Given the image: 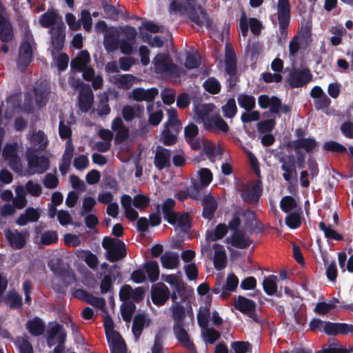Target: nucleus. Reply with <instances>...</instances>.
I'll return each instance as SVG.
<instances>
[{
    "mask_svg": "<svg viewBox=\"0 0 353 353\" xmlns=\"http://www.w3.org/2000/svg\"><path fill=\"white\" fill-rule=\"evenodd\" d=\"M102 246L106 250V259L112 263L117 262L127 255L125 245L121 240L105 236L102 241Z\"/></svg>",
    "mask_w": 353,
    "mask_h": 353,
    "instance_id": "1",
    "label": "nucleus"
},
{
    "mask_svg": "<svg viewBox=\"0 0 353 353\" xmlns=\"http://www.w3.org/2000/svg\"><path fill=\"white\" fill-rule=\"evenodd\" d=\"M154 65L157 73L166 74L174 77L180 76V68L173 63L172 59L168 54H157L154 59Z\"/></svg>",
    "mask_w": 353,
    "mask_h": 353,
    "instance_id": "2",
    "label": "nucleus"
},
{
    "mask_svg": "<svg viewBox=\"0 0 353 353\" xmlns=\"http://www.w3.org/2000/svg\"><path fill=\"white\" fill-rule=\"evenodd\" d=\"M313 76L308 68H293L288 73L287 82L292 88H301L312 81Z\"/></svg>",
    "mask_w": 353,
    "mask_h": 353,
    "instance_id": "3",
    "label": "nucleus"
},
{
    "mask_svg": "<svg viewBox=\"0 0 353 353\" xmlns=\"http://www.w3.org/2000/svg\"><path fill=\"white\" fill-rule=\"evenodd\" d=\"M26 159L31 174H43L49 169V159L45 156H38L35 151L28 150L26 153Z\"/></svg>",
    "mask_w": 353,
    "mask_h": 353,
    "instance_id": "4",
    "label": "nucleus"
},
{
    "mask_svg": "<svg viewBox=\"0 0 353 353\" xmlns=\"http://www.w3.org/2000/svg\"><path fill=\"white\" fill-rule=\"evenodd\" d=\"M14 38V30L6 8L0 3V41L8 43Z\"/></svg>",
    "mask_w": 353,
    "mask_h": 353,
    "instance_id": "5",
    "label": "nucleus"
},
{
    "mask_svg": "<svg viewBox=\"0 0 353 353\" xmlns=\"http://www.w3.org/2000/svg\"><path fill=\"white\" fill-rule=\"evenodd\" d=\"M51 34L52 54L59 53L63 48L65 39V26L63 23L53 26L50 30Z\"/></svg>",
    "mask_w": 353,
    "mask_h": 353,
    "instance_id": "6",
    "label": "nucleus"
},
{
    "mask_svg": "<svg viewBox=\"0 0 353 353\" xmlns=\"http://www.w3.org/2000/svg\"><path fill=\"white\" fill-rule=\"evenodd\" d=\"M33 59V50L30 42L22 41L19 50L17 62L18 68L21 72H25Z\"/></svg>",
    "mask_w": 353,
    "mask_h": 353,
    "instance_id": "7",
    "label": "nucleus"
},
{
    "mask_svg": "<svg viewBox=\"0 0 353 353\" xmlns=\"http://www.w3.org/2000/svg\"><path fill=\"white\" fill-rule=\"evenodd\" d=\"M170 297V290L163 283H158L152 286L151 299L157 306L163 305Z\"/></svg>",
    "mask_w": 353,
    "mask_h": 353,
    "instance_id": "8",
    "label": "nucleus"
},
{
    "mask_svg": "<svg viewBox=\"0 0 353 353\" xmlns=\"http://www.w3.org/2000/svg\"><path fill=\"white\" fill-rule=\"evenodd\" d=\"M278 20L279 30L283 34L288 27L290 20V5L289 0H278Z\"/></svg>",
    "mask_w": 353,
    "mask_h": 353,
    "instance_id": "9",
    "label": "nucleus"
},
{
    "mask_svg": "<svg viewBox=\"0 0 353 353\" xmlns=\"http://www.w3.org/2000/svg\"><path fill=\"white\" fill-rule=\"evenodd\" d=\"M27 234L28 232L26 231L19 232L17 230H11L8 229L5 231V236L7 241L10 245L15 250H21L26 245Z\"/></svg>",
    "mask_w": 353,
    "mask_h": 353,
    "instance_id": "10",
    "label": "nucleus"
},
{
    "mask_svg": "<svg viewBox=\"0 0 353 353\" xmlns=\"http://www.w3.org/2000/svg\"><path fill=\"white\" fill-rule=\"evenodd\" d=\"M173 332L176 339L181 345L190 350H192V353H196V347L192 341H191L188 332L183 327V323H174Z\"/></svg>",
    "mask_w": 353,
    "mask_h": 353,
    "instance_id": "11",
    "label": "nucleus"
},
{
    "mask_svg": "<svg viewBox=\"0 0 353 353\" xmlns=\"http://www.w3.org/2000/svg\"><path fill=\"white\" fill-rule=\"evenodd\" d=\"M199 14L193 6H190L189 8H187L185 10L188 13L190 19L199 26H203L205 25L209 27L211 24V20L206 12L205 10L201 6L199 7Z\"/></svg>",
    "mask_w": 353,
    "mask_h": 353,
    "instance_id": "12",
    "label": "nucleus"
},
{
    "mask_svg": "<svg viewBox=\"0 0 353 353\" xmlns=\"http://www.w3.org/2000/svg\"><path fill=\"white\" fill-rule=\"evenodd\" d=\"M317 145V141L311 137L297 139L286 143L288 148L294 149L296 151L303 149L307 153L312 152Z\"/></svg>",
    "mask_w": 353,
    "mask_h": 353,
    "instance_id": "13",
    "label": "nucleus"
},
{
    "mask_svg": "<svg viewBox=\"0 0 353 353\" xmlns=\"http://www.w3.org/2000/svg\"><path fill=\"white\" fill-rule=\"evenodd\" d=\"M205 128L209 132L217 133L221 131L227 133L229 126L225 120L219 115H214L204 121Z\"/></svg>",
    "mask_w": 353,
    "mask_h": 353,
    "instance_id": "14",
    "label": "nucleus"
},
{
    "mask_svg": "<svg viewBox=\"0 0 353 353\" xmlns=\"http://www.w3.org/2000/svg\"><path fill=\"white\" fill-rule=\"evenodd\" d=\"M159 94L157 88L145 90L143 88H136L131 92V97L136 101L152 102Z\"/></svg>",
    "mask_w": 353,
    "mask_h": 353,
    "instance_id": "15",
    "label": "nucleus"
},
{
    "mask_svg": "<svg viewBox=\"0 0 353 353\" xmlns=\"http://www.w3.org/2000/svg\"><path fill=\"white\" fill-rule=\"evenodd\" d=\"M50 323V327L46 332V341L49 347H52L57 344L59 341V336L64 334V339H66V332L63 326L57 322Z\"/></svg>",
    "mask_w": 353,
    "mask_h": 353,
    "instance_id": "16",
    "label": "nucleus"
},
{
    "mask_svg": "<svg viewBox=\"0 0 353 353\" xmlns=\"http://www.w3.org/2000/svg\"><path fill=\"white\" fill-rule=\"evenodd\" d=\"M201 205L203 206L202 216L205 219L212 220L218 208V203L214 196L210 194L204 195Z\"/></svg>",
    "mask_w": 353,
    "mask_h": 353,
    "instance_id": "17",
    "label": "nucleus"
},
{
    "mask_svg": "<svg viewBox=\"0 0 353 353\" xmlns=\"http://www.w3.org/2000/svg\"><path fill=\"white\" fill-rule=\"evenodd\" d=\"M170 157L171 151L169 149L158 147L154 160L155 167L159 170L170 168L171 165Z\"/></svg>",
    "mask_w": 353,
    "mask_h": 353,
    "instance_id": "18",
    "label": "nucleus"
},
{
    "mask_svg": "<svg viewBox=\"0 0 353 353\" xmlns=\"http://www.w3.org/2000/svg\"><path fill=\"white\" fill-rule=\"evenodd\" d=\"M94 101L93 92L90 87L82 88L79 94V108L82 112H88Z\"/></svg>",
    "mask_w": 353,
    "mask_h": 353,
    "instance_id": "19",
    "label": "nucleus"
},
{
    "mask_svg": "<svg viewBox=\"0 0 353 353\" xmlns=\"http://www.w3.org/2000/svg\"><path fill=\"white\" fill-rule=\"evenodd\" d=\"M225 70L231 77H234L237 72V59L236 55L233 48H225Z\"/></svg>",
    "mask_w": 353,
    "mask_h": 353,
    "instance_id": "20",
    "label": "nucleus"
},
{
    "mask_svg": "<svg viewBox=\"0 0 353 353\" xmlns=\"http://www.w3.org/2000/svg\"><path fill=\"white\" fill-rule=\"evenodd\" d=\"M263 192V188L260 183H256L250 189L243 190L241 193L242 199L249 203H256Z\"/></svg>",
    "mask_w": 353,
    "mask_h": 353,
    "instance_id": "21",
    "label": "nucleus"
},
{
    "mask_svg": "<svg viewBox=\"0 0 353 353\" xmlns=\"http://www.w3.org/2000/svg\"><path fill=\"white\" fill-rule=\"evenodd\" d=\"M227 243H230L233 247L239 249H246L252 243L250 237H246L243 231H235L230 239H226Z\"/></svg>",
    "mask_w": 353,
    "mask_h": 353,
    "instance_id": "22",
    "label": "nucleus"
},
{
    "mask_svg": "<svg viewBox=\"0 0 353 353\" xmlns=\"http://www.w3.org/2000/svg\"><path fill=\"white\" fill-rule=\"evenodd\" d=\"M119 32L114 28H109L104 34L103 45L107 51L113 52L117 47L119 42Z\"/></svg>",
    "mask_w": 353,
    "mask_h": 353,
    "instance_id": "23",
    "label": "nucleus"
},
{
    "mask_svg": "<svg viewBox=\"0 0 353 353\" xmlns=\"http://www.w3.org/2000/svg\"><path fill=\"white\" fill-rule=\"evenodd\" d=\"M234 307L241 312L252 317L256 309V303L254 301L247 299L243 296H239Z\"/></svg>",
    "mask_w": 353,
    "mask_h": 353,
    "instance_id": "24",
    "label": "nucleus"
},
{
    "mask_svg": "<svg viewBox=\"0 0 353 353\" xmlns=\"http://www.w3.org/2000/svg\"><path fill=\"white\" fill-rule=\"evenodd\" d=\"M26 327L32 336H39L44 333L46 325L40 318L35 316L26 322Z\"/></svg>",
    "mask_w": 353,
    "mask_h": 353,
    "instance_id": "25",
    "label": "nucleus"
},
{
    "mask_svg": "<svg viewBox=\"0 0 353 353\" xmlns=\"http://www.w3.org/2000/svg\"><path fill=\"white\" fill-rule=\"evenodd\" d=\"M213 249L214 250L213 259L214 266L216 270H221L225 268L227 264L225 251L223 245L220 244H214Z\"/></svg>",
    "mask_w": 353,
    "mask_h": 353,
    "instance_id": "26",
    "label": "nucleus"
},
{
    "mask_svg": "<svg viewBox=\"0 0 353 353\" xmlns=\"http://www.w3.org/2000/svg\"><path fill=\"white\" fill-rule=\"evenodd\" d=\"M40 217L39 212L37 209L29 207L26 208L25 212L21 214L16 220V223L20 226L26 225L28 222H36Z\"/></svg>",
    "mask_w": 353,
    "mask_h": 353,
    "instance_id": "27",
    "label": "nucleus"
},
{
    "mask_svg": "<svg viewBox=\"0 0 353 353\" xmlns=\"http://www.w3.org/2000/svg\"><path fill=\"white\" fill-rule=\"evenodd\" d=\"M180 131H176L174 127L164 125L161 132V142L167 146L174 145L177 141V134Z\"/></svg>",
    "mask_w": 353,
    "mask_h": 353,
    "instance_id": "28",
    "label": "nucleus"
},
{
    "mask_svg": "<svg viewBox=\"0 0 353 353\" xmlns=\"http://www.w3.org/2000/svg\"><path fill=\"white\" fill-rule=\"evenodd\" d=\"M175 205L176 202L172 198L166 199L162 204L161 210L163 217L170 224H173L174 223V217L176 215V212L174 211Z\"/></svg>",
    "mask_w": 353,
    "mask_h": 353,
    "instance_id": "29",
    "label": "nucleus"
},
{
    "mask_svg": "<svg viewBox=\"0 0 353 353\" xmlns=\"http://www.w3.org/2000/svg\"><path fill=\"white\" fill-rule=\"evenodd\" d=\"M345 324L327 321L323 326V332L329 336L345 335Z\"/></svg>",
    "mask_w": 353,
    "mask_h": 353,
    "instance_id": "30",
    "label": "nucleus"
},
{
    "mask_svg": "<svg viewBox=\"0 0 353 353\" xmlns=\"http://www.w3.org/2000/svg\"><path fill=\"white\" fill-rule=\"evenodd\" d=\"M161 263L165 269H174L179 264V254L176 252H165L161 256Z\"/></svg>",
    "mask_w": 353,
    "mask_h": 353,
    "instance_id": "31",
    "label": "nucleus"
},
{
    "mask_svg": "<svg viewBox=\"0 0 353 353\" xmlns=\"http://www.w3.org/2000/svg\"><path fill=\"white\" fill-rule=\"evenodd\" d=\"M33 92L35 97L36 105L39 108L45 106L48 100V88L41 84L37 85L34 88Z\"/></svg>",
    "mask_w": 353,
    "mask_h": 353,
    "instance_id": "32",
    "label": "nucleus"
},
{
    "mask_svg": "<svg viewBox=\"0 0 353 353\" xmlns=\"http://www.w3.org/2000/svg\"><path fill=\"white\" fill-rule=\"evenodd\" d=\"M176 216L174 217V223L172 225H176L183 231H188L191 228L192 219L188 212H176Z\"/></svg>",
    "mask_w": 353,
    "mask_h": 353,
    "instance_id": "33",
    "label": "nucleus"
},
{
    "mask_svg": "<svg viewBox=\"0 0 353 353\" xmlns=\"http://www.w3.org/2000/svg\"><path fill=\"white\" fill-rule=\"evenodd\" d=\"M228 228L225 223L218 224L214 231H208L206 233V239L211 241H216L223 239L228 233Z\"/></svg>",
    "mask_w": 353,
    "mask_h": 353,
    "instance_id": "34",
    "label": "nucleus"
},
{
    "mask_svg": "<svg viewBox=\"0 0 353 353\" xmlns=\"http://www.w3.org/2000/svg\"><path fill=\"white\" fill-rule=\"evenodd\" d=\"M237 101L239 105L248 112L252 110L256 106V100L254 97L245 93L238 94Z\"/></svg>",
    "mask_w": 353,
    "mask_h": 353,
    "instance_id": "35",
    "label": "nucleus"
},
{
    "mask_svg": "<svg viewBox=\"0 0 353 353\" xmlns=\"http://www.w3.org/2000/svg\"><path fill=\"white\" fill-rule=\"evenodd\" d=\"M32 145L34 148V151H43L47 147V138L43 131H38L32 137Z\"/></svg>",
    "mask_w": 353,
    "mask_h": 353,
    "instance_id": "36",
    "label": "nucleus"
},
{
    "mask_svg": "<svg viewBox=\"0 0 353 353\" xmlns=\"http://www.w3.org/2000/svg\"><path fill=\"white\" fill-rule=\"evenodd\" d=\"M144 268L150 282L154 283L159 279V268L157 261H150L146 262L144 265Z\"/></svg>",
    "mask_w": 353,
    "mask_h": 353,
    "instance_id": "37",
    "label": "nucleus"
},
{
    "mask_svg": "<svg viewBox=\"0 0 353 353\" xmlns=\"http://www.w3.org/2000/svg\"><path fill=\"white\" fill-rule=\"evenodd\" d=\"M238 111V108L236 104V101L234 98H230L221 107V112L223 115L226 119H232L234 118Z\"/></svg>",
    "mask_w": 353,
    "mask_h": 353,
    "instance_id": "38",
    "label": "nucleus"
},
{
    "mask_svg": "<svg viewBox=\"0 0 353 353\" xmlns=\"http://www.w3.org/2000/svg\"><path fill=\"white\" fill-rule=\"evenodd\" d=\"M145 318L143 314H137L134 317L132 331L137 339L141 336L145 325Z\"/></svg>",
    "mask_w": 353,
    "mask_h": 353,
    "instance_id": "39",
    "label": "nucleus"
},
{
    "mask_svg": "<svg viewBox=\"0 0 353 353\" xmlns=\"http://www.w3.org/2000/svg\"><path fill=\"white\" fill-rule=\"evenodd\" d=\"M108 102L109 97L108 94H105L100 97L97 108V112L99 117H105L110 113L111 108Z\"/></svg>",
    "mask_w": 353,
    "mask_h": 353,
    "instance_id": "40",
    "label": "nucleus"
},
{
    "mask_svg": "<svg viewBox=\"0 0 353 353\" xmlns=\"http://www.w3.org/2000/svg\"><path fill=\"white\" fill-rule=\"evenodd\" d=\"M205 91L212 94H216L220 92L221 85L219 81L214 77H208L203 83Z\"/></svg>",
    "mask_w": 353,
    "mask_h": 353,
    "instance_id": "41",
    "label": "nucleus"
},
{
    "mask_svg": "<svg viewBox=\"0 0 353 353\" xmlns=\"http://www.w3.org/2000/svg\"><path fill=\"white\" fill-rule=\"evenodd\" d=\"M263 288L267 294H275L277 290L276 276L274 275L265 276L263 281Z\"/></svg>",
    "mask_w": 353,
    "mask_h": 353,
    "instance_id": "42",
    "label": "nucleus"
},
{
    "mask_svg": "<svg viewBox=\"0 0 353 353\" xmlns=\"http://www.w3.org/2000/svg\"><path fill=\"white\" fill-rule=\"evenodd\" d=\"M319 228L320 230L324 232L325 236L327 239H334L336 241H341L343 239L342 234L333 230L330 225H326L323 221L319 223Z\"/></svg>",
    "mask_w": 353,
    "mask_h": 353,
    "instance_id": "43",
    "label": "nucleus"
},
{
    "mask_svg": "<svg viewBox=\"0 0 353 353\" xmlns=\"http://www.w3.org/2000/svg\"><path fill=\"white\" fill-rule=\"evenodd\" d=\"M136 310V305L132 301L123 303L121 306V314L123 321L130 322Z\"/></svg>",
    "mask_w": 353,
    "mask_h": 353,
    "instance_id": "44",
    "label": "nucleus"
},
{
    "mask_svg": "<svg viewBox=\"0 0 353 353\" xmlns=\"http://www.w3.org/2000/svg\"><path fill=\"white\" fill-rule=\"evenodd\" d=\"M105 334L111 349L125 345L124 340L118 332L114 330L106 332Z\"/></svg>",
    "mask_w": 353,
    "mask_h": 353,
    "instance_id": "45",
    "label": "nucleus"
},
{
    "mask_svg": "<svg viewBox=\"0 0 353 353\" xmlns=\"http://www.w3.org/2000/svg\"><path fill=\"white\" fill-rule=\"evenodd\" d=\"M172 317L174 323H183V320L185 318V307L180 305L179 303L176 302L175 304L171 307Z\"/></svg>",
    "mask_w": 353,
    "mask_h": 353,
    "instance_id": "46",
    "label": "nucleus"
},
{
    "mask_svg": "<svg viewBox=\"0 0 353 353\" xmlns=\"http://www.w3.org/2000/svg\"><path fill=\"white\" fill-rule=\"evenodd\" d=\"M6 303L11 309H19L22 307V297L17 292H11L7 294Z\"/></svg>",
    "mask_w": 353,
    "mask_h": 353,
    "instance_id": "47",
    "label": "nucleus"
},
{
    "mask_svg": "<svg viewBox=\"0 0 353 353\" xmlns=\"http://www.w3.org/2000/svg\"><path fill=\"white\" fill-rule=\"evenodd\" d=\"M165 125L174 127L176 131H181L182 128L181 123L178 119L177 111L174 108L168 110V121Z\"/></svg>",
    "mask_w": 353,
    "mask_h": 353,
    "instance_id": "48",
    "label": "nucleus"
},
{
    "mask_svg": "<svg viewBox=\"0 0 353 353\" xmlns=\"http://www.w3.org/2000/svg\"><path fill=\"white\" fill-rule=\"evenodd\" d=\"M323 149L325 151L337 154H344L347 152L344 145L334 141H325L323 145Z\"/></svg>",
    "mask_w": 353,
    "mask_h": 353,
    "instance_id": "49",
    "label": "nucleus"
},
{
    "mask_svg": "<svg viewBox=\"0 0 353 353\" xmlns=\"http://www.w3.org/2000/svg\"><path fill=\"white\" fill-rule=\"evenodd\" d=\"M18 145L17 142L6 143L2 150V156L6 161L14 158L18 155Z\"/></svg>",
    "mask_w": 353,
    "mask_h": 353,
    "instance_id": "50",
    "label": "nucleus"
},
{
    "mask_svg": "<svg viewBox=\"0 0 353 353\" xmlns=\"http://www.w3.org/2000/svg\"><path fill=\"white\" fill-rule=\"evenodd\" d=\"M58 241V234L56 231L48 230L44 232L40 239L41 244L49 245L57 243Z\"/></svg>",
    "mask_w": 353,
    "mask_h": 353,
    "instance_id": "51",
    "label": "nucleus"
},
{
    "mask_svg": "<svg viewBox=\"0 0 353 353\" xmlns=\"http://www.w3.org/2000/svg\"><path fill=\"white\" fill-rule=\"evenodd\" d=\"M296 200L291 196H283L280 202L281 209L285 213L290 212L291 210L296 208Z\"/></svg>",
    "mask_w": 353,
    "mask_h": 353,
    "instance_id": "52",
    "label": "nucleus"
},
{
    "mask_svg": "<svg viewBox=\"0 0 353 353\" xmlns=\"http://www.w3.org/2000/svg\"><path fill=\"white\" fill-rule=\"evenodd\" d=\"M239 283V279L237 276L232 273L228 274L226 283L224 284L222 287V291L223 293H227L228 292H233L237 288Z\"/></svg>",
    "mask_w": 353,
    "mask_h": 353,
    "instance_id": "53",
    "label": "nucleus"
},
{
    "mask_svg": "<svg viewBox=\"0 0 353 353\" xmlns=\"http://www.w3.org/2000/svg\"><path fill=\"white\" fill-rule=\"evenodd\" d=\"M231 347L235 353H246L252 351V345L248 341H236L232 343Z\"/></svg>",
    "mask_w": 353,
    "mask_h": 353,
    "instance_id": "54",
    "label": "nucleus"
},
{
    "mask_svg": "<svg viewBox=\"0 0 353 353\" xmlns=\"http://www.w3.org/2000/svg\"><path fill=\"white\" fill-rule=\"evenodd\" d=\"M133 205L139 210H145L150 205V198L144 194H138L133 199Z\"/></svg>",
    "mask_w": 353,
    "mask_h": 353,
    "instance_id": "55",
    "label": "nucleus"
},
{
    "mask_svg": "<svg viewBox=\"0 0 353 353\" xmlns=\"http://www.w3.org/2000/svg\"><path fill=\"white\" fill-rule=\"evenodd\" d=\"M203 336L205 343L213 344L221 337V334L214 328H208L203 332Z\"/></svg>",
    "mask_w": 353,
    "mask_h": 353,
    "instance_id": "56",
    "label": "nucleus"
},
{
    "mask_svg": "<svg viewBox=\"0 0 353 353\" xmlns=\"http://www.w3.org/2000/svg\"><path fill=\"white\" fill-rule=\"evenodd\" d=\"M135 77L131 74H124L119 77L118 83L119 87L124 90L130 89L134 83Z\"/></svg>",
    "mask_w": 353,
    "mask_h": 353,
    "instance_id": "57",
    "label": "nucleus"
},
{
    "mask_svg": "<svg viewBox=\"0 0 353 353\" xmlns=\"http://www.w3.org/2000/svg\"><path fill=\"white\" fill-rule=\"evenodd\" d=\"M276 121L274 119H266L259 121L257 123V130L260 133H268L271 132L275 126Z\"/></svg>",
    "mask_w": 353,
    "mask_h": 353,
    "instance_id": "58",
    "label": "nucleus"
},
{
    "mask_svg": "<svg viewBox=\"0 0 353 353\" xmlns=\"http://www.w3.org/2000/svg\"><path fill=\"white\" fill-rule=\"evenodd\" d=\"M199 134V128L194 123H190L184 128V136L186 141H191L196 138Z\"/></svg>",
    "mask_w": 353,
    "mask_h": 353,
    "instance_id": "59",
    "label": "nucleus"
},
{
    "mask_svg": "<svg viewBox=\"0 0 353 353\" xmlns=\"http://www.w3.org/2000/svg\"><path fill=\"white\" fill-rule=\"evenodd\" d=\"M285 223L291 229H296L301 224L300 215L296 212H292L285 217Z\"/></svg>",
    "mask_w": 353,
    "mask_h": 353,
    "instance_id": "60",
    "label": "nucleus"
},
{
    "mask_svg": "<svg viewBox=\"0 0 353 353\" xmlns=\"http://www.w3.org/2000/svg\"><path fill=\"white\" fill-rule=\"evenodd\" d=\"M19 353H33V347L27 338L21 337L17 340Z\"/></svg>",
    "mask_w": 353,
    "mask_h": 353,
    "instance_id": "61",
    "label": "nucleus"
},
{
    "mask_svg": "<svg viewBox=\"0 0 353 353\" xmlns=\"http://www.w3.org/2000/svg\"><path fill=\"white\" fill-rule=\"evenodd\" d=\"M201 59L200 57L196 54H189L187 55L185 62V66L186 68L195 69L200 66Z\"/></svg>",
    "mask_w": 353,
    "mask_h": 353,
    "instance_id": "62",
    "label": "nucleus"
},
{
    "mask_svg": "<svg viewBox=\"0 0 353 353\" xmlns=\"http://www.w3.org/2000/svg\"><path fill=\"white\" fill-rule=\"evenodd\" d=\"M57 15L54 12H46L41 15L40 23L44 28H49L53 26L56 21Z\"/></svg>",
    "mask_w": 353,
    "mask_h": 353,
    "instance_id": "63",
    "label": "nucleus"
},
{
    "mask_svg": "<svg viewBox=\"0 0 353 353\" xmlns=\"http://www.w3.org/2000/svg\"><path fill=\"white\" fill-rule=\"evenodd\" d=\"M199 175L201 184L203 187L208 186L212 181V173L208 168H201Z\"/></svg>",
    "mask_w": 353,
    "mask_h": 353,
    "instance_id": "64",
    "label": "nucleus"
}]
</instances>
